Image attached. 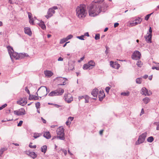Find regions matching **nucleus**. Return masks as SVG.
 <instances>
[{
	"label": "nucleus",
	"mask_w": 159,
	"mask_h": 159,
	"mask_svg": "<svg viewBox=\"0 0 159 159\" xmlns=\"http://www.w3.org/2000/svg\"><path fill=\"white\" fill-rule=\"evenodd\" d=\"M104 0H94L90 5L89 12L91 16H95L101 12H104L108 7L106 3H102Z\"/></svg>",
	"instance_id": "nucleus-1"
},
{
	"label": "nucleus",
	"mask_w": 159,
	"mask_h": 159,
	"mask_svg": "<svg viewBox=\"0 0 159 159\" xmlns=\"http://www.w3.org/2000/svg\"><path fill=\"white\" fill-rule=\"evenodd\" d=\"M76 11L77 16L80 19L85 17L87 14L85 6L84 5H80L78 6Z\"/></svg>",
	"instance_id": "nucleus-2"
},
{
	"label": "nucleus",
	"mask_w": 159,
	"mask_h": 159,
	"mask_svg": "<svg viewBox=\"0 0 159 159\" xmlns=\"http://www.w3.org/2000/svg\"><path fill=\"white\" fill-rule=\"evenodd\" d=\"M7 48L11 58L12 61L13 58H14L16 60L20 59L19 54H18V53L14 52L12 47L10 46H7Z\"/></svg>",
	"instance_id": "nucleus-3"
},
{
	"label": "nucleus",
	"mask_w": 159,
	"mask_h": 159,
	"mask_svg": "<svg viewBox=\"0 0 159 159\" xmlns=\"http://www.w3.org/2000/svg\"><path fill=\"white\" fill-rule=\"evenodd\" d=\"M64 129L63 127H60L56 130L57 136L56 137L57 139L61 140H64L65 139Z\"/></svg>",
	"instance_id": "nucleus-4"
},
{
	"label": "nucleus",
	"mask_w": 159,
	"mask_h": 159,
	"mask_svg": "<svg viewBox=\"0 0 159 159\" xmlns=\"http://www.w3.org/2000/svg\"><path fill=\"white\" fill-rule=\"evenodd\" d=\"M64 90L62 89H59L54 91L51 92L48 94L49 96H54L61 95L64 92Z\"/></svg>",
	"instance_id": "nucleus-5"
},
{
	"label": "nucleus",
	"mask_w": 159,
	"mask_h": 159,
	"mask_svg": "<svg viewBox=\"0 0 159 159\" xmlns=\"http://www.w3.org/2000/svg\"><path fill=\"white\" fill-rule=\"evenodd\" d=\"M147 135V133L145 132L142 134L141 135L139 136L138 140L135 142V145H139L143 143Z\"/></svg>",
	"instance_id": "nucleus-6"
},
{
	"label": "nucleus",
	"mask_w": 159,
	"mask_h": 159,
	"mask_svg": "<svg viewBox=\"0 0 159 159\" xmlns=\"http://www.w3.org/2000/svg\"><path fill=\"white\" fill-rule=\"evenodd\" d=\"M58 9L57 6H54L51 8H49L47 14V15H45V17L47 18L48 19L52 16L55 13V11L54 10H56Z\"/></svg>",
	"instance_id": "nucleus-7"
},
{
	"label": "nucleus",
	"mask_w": 159,
	"mask_h": 159,
	"mask_svg": "<svg viewBox=\"0 0 159 159\" xmlns=\"http://www.w3.org/2000/svg\"><path fill=\"white\" fill-rule=\"evenodd\" d=\"M152 30L151 27H149V32L147 33V34H148V35L145 36L144 37L147 43H151V39H152Z\"/></svg>",
	"instance_id": "nucleus-8"
},
{
	"label": "nucleus",
	"mask_w": 159,
	"mask_h": 159,
	"mask_svg": "<svg viewBox=\"0 0 159 159\" xmlns=\"http://www.w3.org/2000/svg\"><path fill=\"white\" fill-rule=\"evenodd\" d=\"M141 54L139 52L136 51L134 52L132 56V58L135 60L140 59L141 57Z\"/></svg>",
	"instance_id": "nucleus-9"
},
{
	"label": "nucleus",
	"mask_w": 159,
	"mask_h": 159,
	"mask_svg": "<svg viewBox=\"0 0 159 159\" xmlns=\"http://www.w3.org/2000/svg\"><path fill=\"white\" fill-rule=\"evenodd\" d=\"M64 98L65 101L68 103H70L73 100V98L70 93L65 94Z\"/></svg>",
	"instance_id": "nucleus-10"
},
{
	"label": "nucleus",
	"mask_w": 159,
	"mask_h": 159,
	"mask_svg": "<svg viewBox=\"0 0 159 159\" xmlns=\"http://www.w3.org/2000/svg\"><path fill=\"white\" fill-rule=\"evenodd\" d=\"M14 114L18 116H22L25 114V111L23 108H20L18 110L14 111Z\"/></svg>",
	"instance_id": "nucleus-11"
},
{
	"label": "nucleus",
	"mask_w": 159,
	"mask_h": 159,
	"mask_svg": "<svg viewBox=\"0 0 159 159\" xmlns=\"http://www.w3.org/2000/svg\"><path fill=\"white\" fill-rule=\"evenodd\" d=\"M142 19L140 17H138L135 20V21L138 20V22H135L134 20L131 22L130 23V25L131 26H133L141 23L142 21Z\"/></svg>",
	"instance_id": "nucleus-12"
},
{
	"label": "nucleus",
	"mask_w": 159,
	"mask_h": 159,
	"mask_svg": "<svg viewBox=\"0 0 159 159\" xmlns=\"http://www.w3.org/2000/svg\"><path fill=\"white\" fill-rule=\"evenodd\" d=\"M141 91V93L145 96H150L152 93L150 91H148V89L145 87H143Z\"/></svg>",
	"instance_id": "nucleus-13"
},
{
	"label": "nucleus",
	"mask_w": 159,
	"mask_h": 159,
	"mask_svg": "<svg viewBox=\"0 0 159 159\" xmlns=\"http://www.w3.org/2000/svg\"><path fill=\"white\" fill-rule=\"evenodd\" d=\"M98 94L99 100L100 101H102L105 97V94L103 90L102 89L101 90Z\"/></svg>",
	"instance_id": "nucleus-14"
},
{
	"label": "nucleus",
	"mask_w": 159,
	"mask_h": 159,
	"mask_svg": "<svg viewBox=\"0 0 159 159\" xmlns=\"http://www.w3.org/2000/svg\"><path fill=\"white\" fill-rule=\"evenodd\" d=\"M17 104L22 106H24L27 103L26 100L25 98H22L20 100L17 101Z\"/></svg>",
	"instance_id": "nucleus-15"
},
{
	"label": "nucleus",
	"mask_w": 159,
	"mask_h": 159,
	"mask_svg": "<svg viewBox=\"0 0 159 159\" xmlns=\"http://www.w3.org/2000/svg\"><path fill=\"white\" fill-rule=\"evenodd\" d=\"M56 79L59 80L61 81L62 82V84H60L59 85H63L66 84V81L67 80V79L65 78H62L61 77H58L56 78Z\"/></svg>",
	"instance_id": "nucleus-16"
},
{
	"label": "nucleus",
	"mask_w": 159,
	"mask_h": 159,
	"mask_svg": "<svg viewBox=\"0 0 159 159\" xmlns=\"http://www.w3.org/2000/svg\"><path fill=\"white\" fill-rule=\"evenodd\" d=\"M36 94L37 96L30 94L29 98V100H36L39 99V97L38 96V95L37 92L36 93Z\"/></svg>",
	"instance_id": "nucleus-17"
},
{
	"label": "nucleus",
	"mask_w": 159,
	"mask_h": 159,
	"mask_svg": "<svg viewBox=\"0 0 159 159\" xmlns=\"http://www.w3.org/2000/svg\"><path fill=\"white\" fill-rule=\"evenodd\" d=\"M44 73L45 76L47 77H50L53 75V73L50 70H45Z\"/></svg>",
	"instance_id": "nucleus-18"
},
{
	"label": "nucleus",
	"mask_w": 159,
	"mask_h": 159,
	"mask_svg": "<svg viewBox=\"0 0 159 159\" xmlns=\"http://www.w3.org/2000/svg\"><path fill=\"white\" fill-rule=\"evenodd\" d=\"M39 90H40V91H41V92H45L46 91L47 93L49 92V89H48L45 86L41 87L38 89L37 92H38Z\"/></svg>",
	"instance_id": "nucleus-19"
},
{
	"label": "nucleus",
	"mask_w": 159,
	"mask_h": 159,
	"mask_svg": "<svg viewBox=\"0 0 159 159\" xmlns=\"http://www.w3.org/2000/svg\"><path fill=\"white\" fill-rule=\"evenodd\" d=\"M24 31L25 34L29 36H30L32 34V32L30 28L27 27H25L24 28Z\"/></svg>",
	"instance_id": "nucleus-20"
},
{
	"label": "nucleus",
	"mask_w": 159,
	"mask_h": 159,
	"mask_svg": "<svg viewBox=\"0 0 159 159\" xmlns=\"http://www.w3.org/2000/svg\"><path fill=\"white\" fill-rule=\"evenodd\" d=\"M98 90L97 89H95L93 90L91 92V94L93 96L97 97L98 94Z\"/></svg>",
	"instance_id": "nucleus-21"
},
{
	"label": "nucleus",
	"mask_w": 159,
	"mask_h": 159,
	"mask_svg": "<svg viewBox=\"0 0 159 159\" xmlns=\"http://www.w3.org/2000/svg\"><path fill=\"white\" fill-rule=\"evenodd\" d=\"M89 65V66L90 67V68L91 69L93 68L95 65V62L92 60H91L89 61L87 63Z\"/></svg>",
	"instance_id": "nucleus-22"
},
{
	"label": "nucleus",
	"mask_w": 159,
	"mask_h": 159,
	"mask_svg": "<svg viewBox=\"0 0 159 159\" xmlns=\"http://www.w3.org/2000/svg\"><path fill=\"white\" fill-rule=\"evenodd\" d=\"M110 65L112 67L115 68H116V66L117 65V66L116 67L117 69H118L120 66V65L119 64H116V63H114L113 61H111L110 62Z\"/></svg>",
	"instance_id": "nucleus-23"
},
{
	"label": "nucleus",
	"mask_w": 159,
	"mask_h": 159,
	"mask_svg": "<svg viewBox=\"0 0 159 159\" xmlns=\"http://www.w3.org/2000/svg\"><path fill=\"white\" fill-rule=\"evenodd\" d=\"M43 136L47 139H49L51 138V135L49 132H46L44 135Z\"/></svg>",
	"instance_id": "nucleus-24"
},
{
	"label": "nucleus",
	"mask_w": 159,
	"mask_h": 159,
	"mask_svg": "<svg viewBox=\"0 0 159 159\" xmlns=\"http://www.w3.org/2000/svg\"><path fill=\"white\" fill-rule=\"evenodd\" d=\"M73 117H69L68 119V120L66 122V124L67 125H70L71 123V121L73 120Z\"/></svg>",
	"instance_id": "nucleus-25"
},
{
	"label": "nucleus",
	"mask_w": 159,
	"mask_h": 159,
	"mask_svg": "<svg viewBox=\"0 0 159 159\" xmlns=\"http://www.w3.org/2000/svg\"><path fill=\"white\" fill-rule=\"evenodd\" d=\"M39 26L43 30H44L46 28V26L43 21H41L39 24Z\"/></svg>",
	"instance_id": "nucleus-26"
},
{
	"label": "nucleus",
	"mask_w": 159,
	"mask_h": 159,
	"mask_svg": "<svg viewBox=\"0 0 159 159\" xmlns=\"http://www.w3.org/2000/svg\"><path fill=\"white\" fill-rule=\"evenodd\" d=\"M28 155L33 158H34L37 157V154L34 152H29Z\"/></svg>",
	"instance_id": "nucleus-27"
},
{
	"label": "nucleus",
	"mask_w": 159,
	"mask_h": 159,
	"mask_svg": "<svg viewBox=\"0 0 159 159\" xmlns=\"http://www.w3.org/2000/svg\"><path fill=\"white\" fill-rule=\"evenodd\" d=\"M90 67V66H89L88 64L87 63V64H84L83 65V69L85 70H87V69L90 70L91 69L90 68V67Z\"/></svg>",
	"instance_id": "nucleus-28"
},
{
	"label": "nucleus",
	"mask_w": 159,
	"mask_h": 159,
	"mask_svg": "<svg viewBox=\"0 0 159 159\" xmlns=\"http://www.w3.org/2000/svg\"><path fill=\"white\" fill-rule=\"evenodd\" d=\"M47 149V146L46 145H44L41 148V151L42 152L45 153Z\"/></svg>",
	"instance_id": "nucleus-29"
},
{
	"label": "nucleus",
	"mask_w": 159,
	"mask_h": 159,
	"mask_svg": "<svg viewBox=\"0 0 159 159\" xmlns=\"http://www.w3.org/2000/svg\"><path fill=\"white\" fill-rule=\"evenodd\" d=\"M143 101L145 103L147 104L149 102L150 99L149 98L146 97L143 99Z\"/></svg>",
	"instance_id": "nucleus-30"
},
{
	"label": "nucleus",
	"mask_w": 159,
	"mask_h": 159,
	"mask_svg": "<svg viewBox=\"0 0 159 159\" xmlns=\"http://www.w3.org/2000/svg\"><path fill=\"white\" fill-rule=\"evenodd\" d=\"M154 140V138L152 136H150L148 137L147 139L148 142L151 143Z\"/></svg>",
	"instance_id": "nucleus-31"
},
{
	"label": "nucleus",
	"mask_w": 159,
	"mask_h": 159,
	"mask_svg": "<svg viewBox=\"0 0 159 159\" xmlns=\"http://www.w3.org/2000/svg\"><path fill=\"white\" fill-rule=\"evenodd\" d=\"M19 56L20 57V59H22L25 57H27L28 55L27 53H24L23 54L22 53H19Z\"/></svg>",
	"instance_id": "nucleus-32"
},
{
	"label": "nucleus",
	"mask_w": 159,
	"mask_h": 159,
	"mask_svg": "<svg viewBox=\"0 0 159 159\" xmlns=\"http://www.w3.org/2000/svg\"><path fill=\"white\" fill-rule=\"evenodd\" d=\"M85 99V103H87L89 102V97L87 95H85V97L84 98Z\"/></svg>",
	"instance_id": "nucleus-33"
},
{
	"label": "nucleus",
	"mask_w": 159,
	"mask_h": 159,
	"mask_svg": "<svg viewBox=\"0 0 159 159\" xmlns=\"http://www.w3.org/2000/svg\"><path fill=\"white\" fill-rule=\"evenodd\" d=\"M41 135V134L38 133H34V134L33 137L35 139H37Z\"/></svg>",
	"instance_id": "nucleus-34"
},
{
	"label": "nucleus",
	"mask_w": 159,
	"mask_h": 159,
	"mask_svg": "<svg viewBox=\"0 0 159 159\" xmlns=\"http://www.w3.org/2000/svg\"><path fill=\"white\" fill-rule=\"evenodd\" d=\"M142 81V78H138L136 79V83L138 84H140Z\"/></svg>",
	"instance_id": "nucleus-35"
},
{
	"label": "nucleus",
	"mask_w": 159,
	"mask_h": 159,
	"mask_svg": "<svg viewBox=\"0 0 159 159\" xmlns=\"http://www.w3.org/2000/svg\"><path fill=\"white\" fill-rule=\"evenodd\" d=\"M136 65L139 67H141L143 65V63L140 61H138L136 63Z\"/></svg>",
	"instance_id": "nucleus-36"
},
{
	"label": "nucleus",
	"mask_w": 159,
	"mask_h": 159,
	"mask_svg": "<svg viewBox=\"0 0 159 159\" xmlns=\"http://www.w3.org/2000/svg\"><path fill=\"white\" fill-rule=\"evenodd\" d=\"M67 41V39L66 38H63L61 39L60 42V44H62Z\"/></svg>",
	"instance_id": "nucleus-37"
},
{
	"label": "nucleus",
	"mask_w": 159,
	"mask_h": 159,
	"mask_svg": "<svg viewBox=\"0 0 159 159\" xmlns=\"http://www.w3.org/2000/svg\"><path fill=\"white\" fill-rule=\"evenodd\" d=\"M129 94V92H123L121 93V95H123L124 96H128Z\"/></svg>",
	"instance_id": "nucleus-38"
},
{
	"label": "nucleus",
	"mask_w": 159,
	"mask_h": 159,
	"mask_svg": "<svg viewBox=\"0 0 159 159\" xmlns=\"http://www.w3.org/2000/svg\"><path fill=\"white\" fill-rule=\"evenodd\" d=\"M154 124L157 125L156 129L157 130H159V122H155Z\"/></svg>",
	"instance_id": "nucleus-39"
},
{
	"label": "nucleus",
	"mask_w": 159,
	"mask_h": 159,
	"mask_svg": "<svg viewBox=\"0 0 159 159\" xmlns=\"http://www.w3.org/2000/svg\"><path fill=\"white\" fill-rule=\"evenodd\" d=\"M152 14V13L150 14H148L147 15H146V16L145 17V19L146 20H148V19H149V18L150 17V16H151V15Z\"/></svg>",
	"instance_id": "nucleus-40"
},
{
	"label": "nucleus",
	"mask_w": 159,
	"mask_h": 159,
	"mask_svg": "<svg viewBox=\"0 0 159 159\" xmlns=\"http://www.w3.org/2000/svg\"><path fill=\"white\" fill-rule=\"evenodd\" d=\"M39 92L40 93V95L42 96H46L47 94V93L46 94H45V92H41V91H40V90H39Z\"/></svg>",
	"instance_id": "nucleus-41"
},
{
	"label": "nucleus",
	"mask_w": 159,
	"mask_h": 159,
	"mask_svg": "<svg viewBox=\"0 0 159 159\" xmlns=\"http://www.w3.org/2000/svg\"><path fill=\"white\" fill-rule=\"evenodd\" d=\"M73 37V36L71 34H70L68 35L66 38L67 39V41L68 40L72 38Z\"/></svg>",
	"instance_id": "nucleus-42"
},
{
	"label": "nucleus",
	"mask_w": 159,
	"mask_h": 159,
	"mask_svg": "<svg viewBox=\"0 0 159 159\" xmlns=\"http://www.w3.org/2000/svg\"><path fill=\"white\" fill-rule=\"evenodd\" d=\"M32 144V143H30L29 145V147L31 148H35L36 147V145H32L31 144Z\"/></svg>",
	"instance_id": "nucleus-43"
},
{
	"label": "nucleus",
	"mask_w": 159,
	"mask_h": 159,
	"mask_svg": "<svg viewBox=\"0 0 159 159\" xmlns=\"http://www.w3.org/2000/svg\"><path fill=\"white\" fill-rule=\"evenodd\" d=\"M100 39V35L99 34H96L95 37V39L96 40H98L99 39Z\"/></svg>",
	"instance_id": "nucleus-44"
},
{
	"label": "nucleus",
	"mask_w": 159,
	"mask_h": 159,
	"mask_svg": "<svg viewBox=\"0 0 159 159\" xmlns=\"http://www.w3.org/2000/svg\"><path fill=\"white\" fill-rule=\"evenodd\" d=\"M40 105V103L39 102H37L35 104V107L37 109H38L39 108Z\"/></svg>",
	"instance_id": "nucleus-45"
},
{
	"label": "nucleus",
	"mask_w": 159,
	"mask_h": 159,
	"mask_svg": "<svg viewBox=\"0 0 159 159\" xmlns=\"http://www.w3.org/2000/svg\"><path fill=\"white\" fill-rule=\"evenodd\" d=\"M84 37V35H82L80 36H77V38L79 39H80L81 40H84V39L83 38Z\"/></svg>",
	"instance_id": "nucleus-46"
},
{
	"label": "nucleus",
	"mask_w": 159,
	"mask_h": 159,
	"mask_svg": "<svg viewBox=\"0 0 159 159\" xmlns=\"http://www.w3.org/2000/svg\"><path fill=\"white\" fill-rule=\"evenodd\" d=\"M7 104L5 103L2 106L0 107V110L4 108L5 107L7 106Z\"/></svg>",
	"instance_id": "nucleus-47"
},
{
	"label": "nucleus",
	"mask_w": 159,
	"mask_h": 159,
	"mask_svg": "<svg viewBox=\"0 0 159 159\" xmlns=\"http://www.w3.org/2000/svg\"><path fill=\"white\" fill-rule=\"evenodd\" d=\"M110 89V88L109 87H107L105 89V90L107 93H108L109 92V91Z\"/></svg>",
	"instance_id": "nucleus-48"
},
{
	"label": "nucleus",
	"mask_w": 159,
	"mask_h": 159,
	"mask_svg": "<svg viewBox=\"0 0 159 159\" xmlns=\"http://www.w3.org/2000/svg\"><path fill=\"white\" fill-rule=\"evenodd\" d=\"M29 22L30 24L33 25L34 24V20L33 18H31L30 19H29Z\"/></svg>",
	"instance_id": "nucleus-49"
},
{
	"label": "nucleus",
	"mask_w": 159,
	"mask_h": 159,
	"mask_svg": "<svg viewBox=\"0 0 159 159\" xmlns=\"http://www.w3.org/2000/svg\"><path fill=\"white\" fill-rule=\"evenodd\" d=\"M25 90L28 94H29L30 95V91L28 89L27 87H26L25 88Z\"/></svg>",
	"instance_id": "nucleus-50"
},
{
	"label": "nucleus",
	"mask_w": 159,
	"mask_h": 159,
	"mask_svg": "<svg viewBox=\"0 0 159 159\" xmlns=\"http://www.w3.org/2000/svg\"><path fill=\"white\" fill-rule=\"evenodd\" d=\"M23 121L22 120H20L19 121V123L17 125V126H21L22 123H23Z\"/></svg>",
	"instance_id": "nucleus-51"
},
{
	"label": "nucleus",
	"mask_w": 159,
	"mask_h": 159,
	"mask_svg": "<svg viewBox=\"0 0 159 159\" xmlns=\"http://www.w3.org/2000/svg\"><path fill=\"white\" fill-rule=\"evenodd\" d=\"M7 150V148H1L0 150L3 153V152Z\"/></svg>",
	"instance_id": "nucleus-52"
},
{
	"label": "nucleus",
	"mask_w": 159,
	"mask_h": 159,
	"mask_svg": "<svg viewBox=\"0 0 159 159\" xmlns=\"http://www.w3.org/2000/svg\"><path fill=\"white\" fill-rule=\"evenodd\" d=\"M85 95H83V96H79L78 98L79 100H80L83 98L84 99V98L85 97Z\"/></svg>",
	"instance_id": "nucleus-53"
},
{
	"label": "nucleus",
	"mask_w": 159,
	"mask_h": 159,
	"mask_svg": "<svg viewBox=\"0 0 159 159\" xmlns=\"http://www.w3.org/2000/svg\"><path fill=\"white\" fill-rule=\"evenodd\" d=\"M106 50L105 51V53L106 54H107L108 53V49H109L108 47L107 46H106Z\"/></svg>",
	"instance_id": "nucleus-54"
},
{
	"label": "nucleus",
	"mask_w": 159,
	"mask_h": 159,
	"mask_svg": "<svg viewBox=\"0 0 159 159\" xmlns=\"http://www.w3.org/2000/svg\"><path fill=\"white\" fill-rule=\"evenodd\" d=\"M152 68L153 70L156 69L157 70H159V67L154 66V67H152Z\"/></svg>",
	"instance_id": "nucleus-55"
},
{
	"label": "nucleus",
	"mask_w": 159,
	"mask_h": 159,
	"mask_svg": "<svg viewBox=\"0 0 159 159\" xmlns=\"http://www.w3.org/2000/svg\"><path fill=\"white\" fill-rule=\"evenodd\" d=\"M28 15L29 19H30L32 18V17H31L32 14H31V13H30V12H28Z\"/></svg>",
	"instance_id": "nucleus-56"
},
{
	"label": "nucleus",
	"mask_w": 159,
	"mask_h": 159,
	"mask_svg": "<svg viewBox=\"0 0 159 159\" xmlns=\"http://www.w3.org/2000/svg\"><path fill=\"white\" fill-rule=\"evenodd\" d=\"M144 113V111L143 108H142L141 110V112L140 114V116H141Z\"/></svg>",
	"instance_id": "nucleus-57"
},
{
	"label": "nucleus",
	"mask_w": 159,
	"mask_h": 159,
	"mask_svg": "<svg viewBox=\"0 0 159 159\" xmlns=\"http://www.w3.org/2000/svg\"><path fill=\"white\" fill-rule=\"evenodd\" d=\"M41 120H42V122H43V123H46V120L45 119H44L42 117H41Z\"/></svg>",
	"instance_id": "nucleus-58"
},
{
	"label": "nucleus",
	"mask_w": 159,
	"mask_h": 159,
	"mask_svg": "<svg viewBox=\"0 0 159 159\" xmlns=\"http://www.w3.org/2000/svg\"><path fill=\"white\" fill-rule=\"evenodd\" d=\"M119 25V24L118 23H116L114 24V27L115 28H116V27H117Z\"/></svg>",
	"instance_id": "nucleus-59"
},
{
	"label": "nucleus",
	"mask_w": 159,
	"mask_h": 159,
	"mask_svg": "<svg viewBox=\"0 0 159 159\" xmlns=\"http://www.w3.org/2000/svg\"><path fill=\"white\" fill-rule=\"evenodd\" d=\"M84 36H87V37L89 36V34L88 32L85 33H84Z\"/></svg>",
	"instance_id": "nucleus-60"
},
{
	"label": "nucleus",
	"mask_w": 159,
	"mask_h": 159,
	"mask_svg": "<svg viewBox=\"0 0 159 159\" xmlns=\"http://www.w3.org/2000/svg\"><path fill=\"white\" fill-rule=\"evenodd\" d=\"M51 104L54 105L57 108H58L60 106L59 105L57 104Z\"/></svg>",
	"instance_id": "nucleus-61"
},
{
	"label": "nucleus",
	"mask_w": 159,
	"mask_h": 159,
	"mask_svg": "<svg viewBox=\"0 0 159 159\" xmlns=\"http://www.w3.org/2000/svg\"><path fill=\"white\" fill-rule=\"evenodd\" d=\"M63 58H61V57H60L58 58V61H63Z\"/></svg>",
	"instance_id": "nucleus-62"
},
{
	"label": "nucleus",
	"mask_w": 159,
	"mask_h": 159,
	"mask_svg": "<svg viewBox=\"0 0 159 159\" xmlns=\"http://www.w3.org/2000/svg\"><path fill=\"white\" fill-rule=\"evenodd\" d=\"M148 77V75H144L143 76V78L145 79H146Z\"/></svg>",
	"instance_id": "nucleus-63"
},
{
	"label": "nucleus",
	"mask_w": 159,
	"mask_h": 159,
	"mask_svg": "<svg viewBox=\"0 0 159 159\" xmlns=\"http://www.w3.org/2000/svg\"><path fill=\"white\" fill-rule=\"evenodd\" d=\"M62 152H64L65 155L67 154V151L66 150H62Z\"/></svg>",
	"instance_id": "nucleus-64"
}]
</instances>
